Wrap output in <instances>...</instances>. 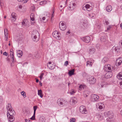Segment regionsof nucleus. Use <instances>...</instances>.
<instances>
[{
  "instance_id": "32",
  "label": "nucleus",
  "mask_w": 122,
  "mask_h": 122,
  "mask_svg": "<svg viewBox=\"0 0 122 122\" xmlns=\"http://www.w3.org/2000/svg\"><path fill=\"white\" fill-rule=\"evenodd\" d=\"M111 117H108L107 119V122H113V120L112 118H110Z\"/></svg>"
},
{
  "instance_id": "39",
  "label": "nucleus",
  "mask_w": 122,
  "mask_h": 122,
  "mask_svg": "<svg viewBox=\"0 0 122 122\" xmlns=\"http://www.w3.org/2000/svg\"><path fill=\"white\" fill-rule=\"evenodd\" d=\"M44 74L43 73H41L40 75L39 76V77L40 78L41 80H42V77L44 75Z\"/></svg>"
},
{
  "instance_id": "41",
  "label": "nucleus",
  "mask_w": 122,
  "mask_h": 122,
  "mask_svg": "<svg viewBox=\"0 0 122 122\" xmlns=\"http://www.w3.org/2000/svg\"><path fill=\"white\" fill-rule=\"evenodd\" d=\"M40 122H45V120L42 118H40L39 120Z\"/></svg>"
},
{
  "instance_id": "51",
  "label": "nucleus",
  "mask_w": 122,
  "mask_h": 122,
  "mask_svg": "<svg viewBox=\"0 0 122 122\" xmlns=\"http://www.w3.org/2000/svg\"><path fill=\"white\" fill-rule=\"evenodd\" d=\"M19 2H22L23 3H24V2H25V1L26 0H17Z\"/></svg>"
},
{
  "instance_id": "38",
  "label": "nucleus",
  "mask_w": 122,
  "mask_h": 122,
  "mask_svg": "<svg viewBox=\"0 0 122 122\" xmlns=\"http://www.w3.org/2000/svg\"><path fill=\"white\" fill-rule=\"evenodd\" d=\"M84 87L83 86L81 85L79 86V90H81L82 89H83Z\"/></svg>"
},
{
  "instance_id": "52",
  "label": "nucleus",
  "mask_w": 122,
  "mask_h": 122,
  "mask_svg": "<svg viewBox=\"0 0 122 122\" xmlns=\"http://www.w3.org/2000/svg\"><path fill=\"white\" fill-rule=\"evenodd\" d=\"M30 19H31V20H32V21H33L35 19H34V17H30Z\"/></svg>"
},
{
  "instance_id": "6",
  "label": "nucleus",
  "mask_w": 122,
  "mask_h": 122,
  "mask_svg": "<svg viewBox=\"0 0 122 122\" xmlns=\"http://www.w3.org/2000/svg\"><path fill=\"white\" fill-rule=\"evenodd\" d=\"M83 9L85 10H86L88 11H90L92 9V8L90 5L87 4L83 7Z\"/></svg>"
},
{
  "instance_id": "61",
  "label": "nucleus",
  "mask_w": 122,
  "mask_h": 122,
  "mask_svg": "<svg viewBox=\"0 0 122 122\" xmlns=\"http://www.w3.org/2000/svg\"><path fill=\"white\" fill-rule=\"evenodd\" d=\"M32 56V54H30L29 56V57H31Z\"/></svg>"
},
{
  "instance_id": "8",
  "label": "nucleus",
  "mask_w": 122,
  "mask_h": 122,
  "mask_svg": "<svg viewBox=\"0 0 122 122\" xmlns=\"http://www.w3.org/2000/svg\"><path fill=\"white\" fill-rule=\"evenodd\" d=\"M64 100L63 99H59L57 100V103L60 106H63L64 105Z\"/></svg>"
},
{
  "instance_id": "56",
  "label": "nucleus",
  "mask_w": 122,
  "mask_h": 122,
  "mask_svg": "<svg viewBox=\"0 0 122 122\" xmlns=\"http://www.w3.org/2000/svg\"><path fill=\"white\" fill-rule=\"evenodd\" d=\"M71 33V32L69 30L67 32H66V35H68V34H70V33Z\"/></svg>"
},
{
  "instance_id": "5",
  "label": "nucleus",
  "mask_w": 122,
  "mask_h": 122,
  "mask_svg": "<svg viewBox=\"0 0 122 122\" xmlns=\"http://www.w3.org/2000/svg\"><path fill=\"white\" fill-rule=\"evenodd\" d=\"M59 27L61 30H65L66 28V25L63 22L61 21L60 23Z\"/></svg>"
},
{
  "instance_id": "16",
  "label": "nucleus",
  "mask_w": 122,
  "mask_h": 122,
  "mask_svg": "<svg viewBox=\"0 0 122 122\" xmlns=\"http://www.w3.org/2000/svg\"><path fill=\"white\" fill-rule=\"evenodd\" d=\"M96 116L98 118V120H101L103 119V117L102 116V114L101 113H97L96 114Z\"/></svg>"
},
{
  "instance_id": "36",
  "label": "nucleus",
  "mask_w": 122,
  "mask_h": 122,
  "mask_svg": "<svg viewBox=\"0 0 122 122\" xmlns=\"http://www.w3.org/2000/svg\"><path fill=\"white\" fill-rule=\"evenodd\" d=\"M35 114L34 113L32 116L30 118V119L31 120H34L35 119Z\"/></svg>"
},
{
  "instance_id": "17",
  "label": "nucleus",
  "mask_w": 122,
  "mask_h": 122,
  "mask_svg": "<svg viewBox=\"0 0 122 122\" xmlns=\"http://www.w3.org/2000/svg\"><path fill=\"white\" fill-rule=\"evenodd\" d=\"M99 98V97L97 95H93L92 96V100L93 101H97Z\"/></svg>"
},
{
  "instance_id": "24",
  "label": "nucleus",
  "mask_w": 122,
  "mask_h": 122,
  "mask_svg": "<svg viewBox=\"0 0 122 122\" xmlns=\"http://www.w3.org/2000/svg\"><path fill=\"white\" fill-rule=\"evenodd\" d=\"M9 120L10 122H12L14 120V117L13 116H10L8 117Z\"/></svg>"
},
{
  "instance_id": "15",
  "label": "nucleus",
  "mask_w": 122,
  "mask_h": 122,
  "mask_svg": "<svg viewBox=\"0 0 122 122\" xmlns=\"http://www.w3.org/2000/svg\"><path fill=\"white\" fill-rule=\"evenodd\" d=\"M16 14L14 12H13L12 13L11 16V18L12 22H15L16 20Z\"/></svg>"
},
{
  "instance_id": "19",
  "label": "nucleus",
  "mask_w": 122,
  "mask_h": 122,
  "mask_svg": "<svg viewBox=\"0 0 122 122\" xmlns=\"http://www.w3.org/2000/svg\"><path fill=\"white\" fill-rule=\"evenodd\" d=\"M105 70L106 71H108V70H111V69L110 65L109 64H107V65H105Z\"/></svg>"
},
{
  "instance_id": "63",
  "label": "nucleus",
  "mask_w": 122,
  "mask_h": 122,
  "mask_svg": "<svg viewBox=\"0 0 122 122\" xmlns=\"http://www.w3.org/2000/svg\"><path fill=\"white\" fill-rule=\"evenodd\" d=\"M6 41H7L8 40V37H5Z\"/></svg>"
},
{
  "instance_id": "13",
  "label": "nucleus",
  "mask_w": 122,
  "mask_h": 122,
  "mask_svg": "<svg viewBox=\"0 0 122 122\" xmlns=\"http://www.w3.org/2000/svg\"><path fill=\"white\" fill-rule=\"evenodd\" d=\"M97 108H98L100 110H102L104 109V105L103 103H99L97 105Z\"/></svg>"
},
{
  "instance_id": "46",
  "label": "nucleus",
  "mask_w": 122,
  "mask_h": 122,
  "mask_svg": "<svg viewBox=\"0 0 122 122\" xmlns=\"http://www.w3.org/2000/svg\"><path fill=\"white\" fill-rule=\"evenodd\" d=\"M21 93L22 95L23 96L24 95V94H25V93L24 91H22L21 92Z\"/></svg>"
},
{
  "instance_id": "45",
  "label": "nucleus",
  "mask_w": 122,
  "mask_h": 122,
  "mask_svg": "<svg viewBox=\"0 0 122 122\" xmlns=\"http://www.w3.org/2000/svg\"><path fill=\"white\" fill-rule=\"evenodd\" d=\"M112 27L111 26V25H109L107 27V30H110V29Z\"/></svg>"
},
{
  "instance_id": "28",
  "label": "nucleus",
  "mask_w": 122,
  "mask_h": 122,
  "mask_svg": "<svg viewBox=\"0 0 122 122\" xmlns=\"http://www.w3.org/2000/svg\"><path fill=\"white\" fill-rule=\"evenodd\" d=\"M100 40L102 42H106L107 41L106 37L105 36H102L101 37Z\"/></svg>"
},
{
  "instance_id": "35",
  "label": "nucleus",
  "mask_w": 122,
  "mask_h": 122,
  "mask_svg": "<svg viewBox=\"0 0 122 122\" xmlns=\"http://www.w3.org/2000/svg\"><path fill=\"white\" fill-rule=\"evenodd\" d=\"M37 106H35L33 107L34 109V113L36 114V112L37 108Z\"/></svg>"
},
{
  "instance_id": "62",
  "label": "nucleus",
  "mask_w": 122,
  "mask_h": 122,
  "mask_svg": "<svg viewBox=\"0 0 122 122\" xmlns=\"http://www.w3.org/2000/svg\"><path fill=\"white\" fill-rule=\"evenodd\" d=\"M39 84L41 86H42V83L40 81L39 82Z\"/></svg>"
},
{
  "instance_id": "22",
  "label": "nucleus",
  "mask_w": 122,
  "mask_h": 122,
  "mask_svg": "<svg viewBox=\"0 0 122 122\" xmlns=\"http://www.w3.org/2000/svg\"><path fill=\"white\" fill-rule=\"evenodd\" d=\"M93 63L92 61L90 60L87 62L86 66H92Z\"/></svg>"
},
{
  "instance_id": "21",
  "label": "nucleus",
  "mask_w": 122,
  "mask_h": 122,
  "mask_svg": "<svg viewBox=\"0 0 122 122\" xmlns=\"http://www.w3.org/2000/svg\"><path fill=\"white\" fill-rule=\"evenodd\" d=\"M74 69H73L69 71L68 74L70 76H71L74 74Z\"/></svg>"
},
{
  "instance_id": "40",
  "label": "nucleus",
  "mask_w": 122,
  "mask_h": 122,
  "mask_svg": "<svg viewBox=\"0 0 122 122\" xmlns=\"http://www.w3.org/2000/svg\"><path fill=\"white\" fill-rule=\"evenodd\" d=\"M76 119L74 118H72L70 120V122H75Z\"/></svg>"
},
{
  "instance_id": "9",
  "label": "nucleus",
  "mask_w": 122,
  "mask_h": 122,
  "mask_svg": "<svg viewBox=\"0 0 122 122\" xmlns=\"http://www.w3.org/2000/svg\"><path fill=\"white\" fill-rule=\"evenodd\" d=\"M57 31H54L52 33V35L56 39L58 40H59L61 39V38L59 35H57Z\"/></svg>"
},
{
  "instance_id": "31",
  "label": "nucleus",
  "mask_w": 122,
  "mask_h": 122,
  "mask_svg": "<svg viewBox=\"0 0 122 122\" xmlns=\"http://www.w3.org/2000/svg\"><path fill=\"white\" fill-rule=\"evenodd\" d=\"M108 60V59L107 57H104L102 60V62L104 63L107 61Z\"/></svg>"
},
{
  "instance_id": "30",
  "label": "nucleus",
  "mask_w": 122,
  "mask_h": 122,
  "mask_svg": "<svg viewBox=\"0 0 122 122\" xmlns=\"http://www.w3.org/2000/svg\"><path fill=\"white\" fill-rule=\"evenodd\" d=\"M117 78L119 79H122V73H119L118 75L117 76Z\"/></svg>"
},
{
  "instance_id": "57",
  "label": "nucleus",
  "mask_w": 122,
  "mask_h": 122,
  "mask_svg": "<svg viewBox=\"0 0 122 122\" xmlns=\"http://www.w3.org/2000/svg\"><path fill=\"white\" fill-rule=\"evenodd\" d=\"M88 95H87V94H84V97H87L88 96Z\"/></svg>"
},
{
  "instance_id": "60",
  "label": "nucleus",
  "mask_w": 122,
  "mask_h": 122,
  "mask_svg": "<svg viewBox=\"0 0 122 122\" xmlns=\"http://www.w3.org/2000/svg\"><path fill=\"white\" fill-rule=\"evenodd\" d=\"M119 44H121L122 46V40L120 41L119 42Z\"/></svg>"
},
{
  "instance_id": "20",
  "label": "nucleus",
  "mask_w": 122,
  "mask_h": 122,
  "mask_svg": "<svg viewBox=\"0 0 122 122\" xmlns=\"http://www.w3.org/2000/svg\"><path fill=\"white\" fill-rule=\"evenodd\" d=\"M75 5L76 4L75 3H71V4L69 5L68 7L71 10H72L74 9Z\"/></svg>"
},
{
  "instance_id": "55",
  "label": "nucleus",
  "mask_w": 122,
  "mask_h": 122,
  "mask_svg": "<svg viewBox=\"0 0 122 122\" xmlns=\"http://www.w3.org/2000/svg\"><path fill=\"white\" fill-rule=\"evenodd\" d=\"M34 15V14L33 13L31 14L30 15V17H33V16Z\"/></svg>"
},
{
  "instance_id": "34",
  "label": "nucleus",
  "mask_w": 122,
  "mask_h": 122,
  "mask_svg": "<svg viewBox=\"0 0 122 122\" xmlns=\"http://www.w3.org/2000/svg\"><path fill=\"white\" fill-rule=\"evenodd\" d=\"M47 2L46 0H44L41 1L40 2V5H42L43 4H45Z\"/></svg>"
},
{
  "instance_id": "11",
  "label": "nucleus",
  "mask_w": 122,
  "mask_h": 122,
  "mask_svg": "<svg viewBox=\"0 0 122 122\" xmlns=\"http://www.w3.org/2000/svg\"><path fill=\"white\" fill-rule=\"evenodd\" d=\"M10 56L11 59H12L11 60L13 62L15 61V60L14 58V53L13 51V50L12 49H11L10 50Z\"/></svg>"
},
{
  "instance_id": "23",
  "label": "nucleus",
  "mask_w": 122,
  "mask_h": 122,
  "mask_svg": "<svg viewBox=\"0 0 122 122\" xmlns=\"http://www.w3.org/2000/svg\"><path fill=\"white\" fill-rule=\"evenodd\" d=\"M106 10L108 12H110L112 10V7L110 5H108L106 7Z\"/></svg>"
},
{
  "instance_id": "47",
  "label": "nucleus",
  "mask_w": 122,
  "mask_h": 122,
  "mask_svg": "<svg viewBox=\"0 0 122 122\" xmlns=\"http://www.w3.org/2000/svg\"><path fill=\"white\" fill-rule=\"evenodd\" d=\"M68 64V62L67 61H66L65 62L64 65L67 66V65Z\"/></svg>"
},
{
  "instance_id": "14",
  "label": "nucleus",
  "mask_w": 122,
  "mask_h": 122,
  "mask_svg": "<svg viewBox=\"0 0 122 122\" xmlns=\"http://www.w3.org/2000/svg\"><path fill=\"white\" fill-rule=\"evenodd\" d=\"M15 114V112L14 111L12 110V109L9 111H8V113H7V116L8 117L9 115L10 116H13Z\"/></svg>"
},
{
  "instance_id": "2",
  "label": "nucleus",
  "mask_w": 122,
  "mask_h": 122,
  "mask_svg": "<svg viewBox=\"0 0 122 122\" xmlns=\"http://www.w3.org/2000/svg\"><path fill=\"white\" fill-rule=\"evenodd\" d=\"M112 76V72L111 71H109L105 73V75H103L102 77L106 78H110Z\"/></svg>"
},
{
  "instance_id": "18",
  "label": "nucleus",
  "mask_w": 122,
  "mask_h": 122,
  "mask_svg": "<svg viewBox=\"0 0 122 122\" xmlns=\"http://www.w3.org/2000/svg\"><path fill=\"white\" fill-rule=\"evenodd\" d=\"M31 37L34 41L36 42L38 41L39 38H37L36 36L33 33L32 34Z\"/></svg>"
},
{
  "instance_id": "58",
  "label": "nucleus",
  "mask_w": 122,
  "mask_h": 122,
  "mask_svg": "<svg viewBox=\"0 0 122 122\" xmlns=\"http://www.w3.org/2000/svg\"><path fill=\"white\" fill-rule=\"evenodd\" d=\"M88 16L89 17H91V18H92V17H93V15L92 16V15L90 14H88Z\"/></svg>"
},
{
  "instance_id": "59",
  "label": "nucleus",
  "mask_w": 122,
  "mask_h": 122,
  "mask_svg": "<svg viewBox=\"0 0 122 122\" xmlns=\"http://www.w3.org/2000/svg\"><path fill=\"white\" fill-rule=\"evenodd\" d=\"M35 79L36 80V81L37 83L39 82V81L38 79H37L36 78H35Z\"/></svg>"
},
{
  "instance_id": "43",
  "label": "nucleus",
  "mask_w": 122,
  "mask_h": 122,
  "mask_svg": "<svg viewBox=\"0 0 122 122\" xmlns=\"http://www.w3.org/2000/svg\"><path fill=\"white\" fill-rule=\"evenodd\" d=\"M75 91L74 90H72L69 92V93L71 95H72L75 93Z\"/></svg>"
},
{
  "instance_id": "7",
  "label": "nucleus",
  "mask_w": 122,
  "mask_h": 122,
  "mask_svg": "<svg viewBox=\"0 0 122 122\" xmlns=\"http://www.w3.org/2000/svg\"><path fill=\"white\" fill-rule=\"evenodd\" d=\"M104 114L105 116L108 117L113 118V114L112 111H108L107 112H105Z\"/></svg>"
},
{
  "instance_id": "33",
  "label": "nucleus",
  "mask_w": 122,
  "mask_h": 122,
  "mask_svg": "<svg viewBox=\"0 0 122 122\" xmlns=\"http://www.w3.org/2000/svg\"><path fill=\"white\" fill-rule=\"evenodd\" d=\"M120 47L118 46L115 47L114 50L115 51H116L117 52H118L120 50Z\"/></svg>"
},
{
  "instance_id": "3",
  "label": "nucleus",
  "mask_w": 122,
  "mask_h": 122,
  "mask_svg": "<svg viewBox=\"0 0 122 122\" xmlns=\"http://www.w3.org/2000/svg\"><path fill=\"white\" fill-rule=\"evenodd\" d=\"M87 51L89 54L92 55L95 53L96 49L95 48L92 47H90L87 50Z\"/></svg>"
},
{
  "instance_id": "50",
  "label": "nucleus",
  "mask_w": 122,
  "mask_h": 122,
  "mask_svg": "<svg viewBox=\"0 0 122 122\" xmlns=\"http://www.w3.org/2000/svg\"><path fill=\"white\" fill-rule=\"evenodd\" d=\"M89 93V92L87 91H86L84 92V94H88Z\"/></svg>"
},
{
  "instance_id": "44",
  "label": "nucleus",
  "mask_w": 122,
  "mask_h": 122,
  "mask_svg": "<svg viewBox=\"0 0 122 122\" xmlns=\"http://www.w3.org/2000/svg\"><path fill=\"white\" fill-rule=\"evenodd\" d=\"M70 101L71 102L73 103H74V104L75 103V102H76V101L75 100L73 99V98H72L71 99Z\"/></svg>"
},
{
  "instance_id": "12",
  "label": "nucleus",
  "mask_w": 122,
  "mask_h": 122,
  "mask_svg": "<svg viewBox=\"0 0 122 122\" xmlns=\"http://www.w3.org/2000/svg\"><path fill=\"white\" fill-rule=\"evenodd\" d=\"M90 37L89 36H86L82 38V40L84 42L86 43L89 42L90 40Z\"/></svg>"
},
{
  "instance_id": "25",
  "label": "nucleus",
  "mask_w": 122,
  "mask_h": 122,
  "mask_svg": "<svg viewBox=\"0 0 122 122\" xmlns=\"http://www.w3.org/2000/svg\"><path fill=\"white\" fill-rule=\"evenodd\" d=\"M6 108L7 111H9L12 109L10 103H9L8 105L6 106Z\"/></svg>"
},
{
  "instance_id": "49",
  "label": "nucleus",
  "mask_w": 122,
  "mask_h": 122,
  "mask_svg": "<svg viewBox=\"0 0 122 122\" xmlns=\"http://www.w3.org/2000/svg\"><path fill=\"white\" fill-rule=\"evenodd\" d=\"M3 55H4L6 56H7L8 54H7V53L5 51L3 53Z\"/></svg>"
},
{
  "instance_id": "29",
  "label": "nucleus",
  "mask_w": 122,
  "mask_h": 122,
  "mask_svg": "<svg viewBox=\"0 0 122 122\" xmlns=\"http://www.w3.org/2000/svg\"><path fill=\"white\" fill-rule=\"evenodd\" d=\"M7 31V29L6 28H5L4 29V35L5 37H8V33Z\"/></svg>"
},
{
  "instance_id": "1",
  "label": "nucleus",
  "mask_w": 122,
  "mask_h": 122,
  "mask_svg": "<svg viewBox=\"0 0 122 122\" xmlns=\"http://www.w3.org/2000/svg\"><path fill=\"white\" fill-rule=\"evenodd\" d=\"M88 82L91 84H94L96 82V79L93 76H90L88 80Z\"/></svg>"
},
{
  "instance_id": "64",
  "label": "nucleus",
  "mask_w": 122,
  "mask_h": 122,
  "mask_svg": "<svg viewBox=\"0 0 122 122\" xmlns=\"http://www.w3.org/2000/svg\"><path fill=\"white\" fill-rule=\"evenodd\" d=\"M45 17H44L42 18V19L43 20H44L45 19Z\"/></svg>"
},
{
  "instance_id": "42",
  "label": "nucleus",
  "mask_w": 122,
  "mask_h": 122,
  "mask_svg": "<svg viewBox=\"0 0 122 122\" xmlns=\"http://www.w3.org/2000/svg\"><path fill=\"white\" fill-rule=\"evenodd\" d=\"M100 45L98 43L96 45V48L98 49H100Z\"/></svg>"
},
{
  "instance_id": "10",
  "label": "nucleus",
  "mask_w": 122,
  "mask_h": 122,
  "mask_svg": "<svg viewBox=\"0 0 122 122\" xmlns=\"http://www.w3.org/2000/svg\"><path fill=\"white\" fill-rule=\"evenodd\" d=\"M122 62V58L120 57L118 58L116 60V65L117 66H119L121 65Z\"/></svg>"
},
{
  "instance_id": "26",
  "label": "nucleus",
  "mask_w": 122,
  "mask_h": 122,
  "mask_svg": "<svg viewBox=\"0 0 122 122\" xmlns=\"http://www.w3.org/2000/svg\"><path fill=\"white\" fill-rule=\"evenodd\" d=\"M38 95L41 97L42 98L43 97L42 92L41 90H38Z\"/></svg>"
},
{
  "instance_id": "53",
  "label": "nucleus",
  "mask_w": 122,
  "mask_h": 122,
  "mask_svg": "<svg viewBox=\"0 0 122 122\" xmlns=\"http://www.w3.org/2000/svg\"><path fill=\"white\" fill-rule=\"evenodd\" d=\"M105 23L107 25H108L109 24V22H108V21L106 20L105 21Z\"/></svg>"
},
{
  "instance_id": "54",
  "label": "nucleus",
  "mask_w": 122,
  "mask_h": 122,
  "mask_svg": "<svg viewBox=\"0 0 122 122\" xmlns=\"http://www.w3.org/2000/svg\"><path fill=\"white\" fill-rule=\"evenodd\" d=\"M18 6L19 8L20 9H21L22 8V6L21 5H19Z\"/></svg>"
},
{
  "instance_id": "4",
  "label": "nucleus",
  "mask_w": 122,
  "mask_h": 122,
  "mask_svg": "<svg viewBox=\"0 0 122 122\" xmlns=\"http://www.w3.org/2000/svg\"><path fill=\"white\" fill-rule=\"evenodd\" d=\"M80 112L82 114H86L87 111L85 107L83 106H81L80 107Z\"/></svg>"
},
{
  "instance_id": "27",
  "label": "nucleus",
  "mask_w": 122,
  "mask_h": 122,
  "mask_svg": "<svg viewBox=\"0 0 122 122\" xmlns=\"http://www.w3.org/2000/svg\"><path fill=\"white\" fill-rule=\"evenodd\" d=\"M17 55L18 56V55H19V56H18V57H21V56L22 55V51H20V50H19L17 51Z\"/></svg>"
},
{
  "instance_id": "37",
  "label": "nucleus",
  "mask_w": 122,
  "mask_h": 122,
  "mask_svg": "<svg viewBox=\"0 0 122 122\" xmlns=\"http://www.w3.org/2000/svg\"><path fill=\"white\" fill-rule=\"evenodd\" d=\"M47 66L50 69H53L54 67L51 66V65H50L47 64Z\"/></svg>"
},
{
  "instance_id": "48",
  "label": "nucleus",
  "mask_w": 122,
  "mask_h": 122,
  "mask_svg": "<svg viewBox=\"0 0 122 122\" xmlns=\"http://www.w3.org/2000/svg\"><path fill=\"white\" fill-rule=\"evenodd\" d=\"M25 20H24L23 21V22H22V25H24L26 26V24L25 22Z\"/></svg>"
}]
</instances>
